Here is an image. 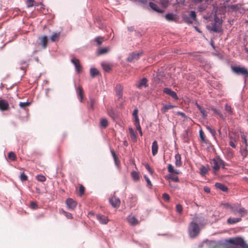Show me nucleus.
I'll list each match as a JSON object with an SVG mask.
<instances>
[{"label": "nucleus", "instance_id": "obj_17", "mask_svg": "<svg viewBox=\"0 0 248 248\" xmlns=\"http://www.w3.org/2000/svg\"><path fill=\"white\" fill-rule=\"evenodd\" d=\"M158 145L157 141H153L152 145V152L153 156H155L158 152Z\"/></svg>", "mask_w": 248, "mask_h": 248}, {"label": "nucleus", "instance_id": "obj_37", "mask_svg": "<svg viewBox=\"0 0 248 248\" xmlns=\"http://www.w3.org/2000/svg\"><path fill=\"white\" fill-rule=\"evenodd\" d=\"M208 171V168L202 166L200 168V173L202 176H204Z\"/></svg>", "mask_w": 248, "mask_h": 248}, {"label": "nucleus", "instance_id": "obj_49", "mask_svg": "<svg viewBox=\"0 0 248 248\" xmlns=\"http://www.w3.org/2000/svg\"><path fill=\"white\" fill-rule=\"evenodd\" d=\"M20 179L21 181L24 182L28 180V176L23 172L20 175Z\"/></svg>", "mask_w": 248, "mask_h": 248}, {"label": "nucleus", "instance_id": "obj_24", "mask_svg": "<svg viewBox=\"0 0 248 248\" xmlns=\"http://www.w3.org/2000/svg\"><path fill=\"white\" fill-rule=\"evenodd\" d=\"M168 171L170 173L175 174H179L180 171L179 170H175L171 164H169L168 166Z\"/></svg>", "mask_w": 248, "mask_h": 248}, {"label": "nucleus", "instance_id": "obj_61", "mask_svg": "<svg viewBox=\"0 0 248 248\" xmlns=\"http://www.w3.org/2000/svg\"><path fill=\"white\" fill-rule=\"evenodd\" d=\"M135 125L137 129H140V120L139 119L138 120H135Z\"/></svg>", "mask_w": 248, "mask_h": 248}, {"label": "nucleus", "instance_id": "obj_10", "mask_svg": "<svg viewBox=\"0 0 248 248\" xmlns=\"http://www.w3.org/2000/svg\"><path fill=\"white\" fill-rule=\"evenodd\" d=\"M127 221L129 224L133 226H136L140 223V221L134 216L130 215L127 217Z\"/></svg>", "mask_w": 248, "mask_h": 248}, {"label": "nucleus", "instance_id": "obj_50", "mask_svg": "<svg viewBox=\"0 0 248 248\" xmlns=\"http://www.w3.org/2000/svg\"><path fill=\"white\" fill-rule=\"evenodd\" d=\"M30 207L32 209H36L38 208V205L36 202H31Z\"/></svg>", "mask_w": 248, "mask_h": 248}, {"label": "nucleus", "instance_id": "obj_51", "mask_svg": "<svg viewBox=\"0 0 248 248\" xmlns=\"http://www.w3.org/2000/svg\"><path fill=\"white\" fill-rule=\"evenodd\" d=\"M211 110L215 113L217 114L220 117L223 118L222 114L215 108H211Z\"/></svg>", "mask_w": 248, "mask_h": 248}, {"label": "nucleus", "instance_id": "obj_60", "mask_svg": "<svg viewBox=\"0 0 248 248\" xmlns=\"http://www.w3.org/2000/svg\"><path fill=\"white\" fill-rule=\"evenodd\" d=\"M63 214L67 218L71 219L72 218V215L71 213H68L67 212H65L63 211Z\"/></svg>", "mask_w": 248, "mask_h": 248}, {"label": "nucleus", "instance_id": "obj_28", "mask_svg": "<svg viewBox=\"0 0 248 248\" xmlns=\"http://www.w3.org/2000/svg\"><path fill=\"white\" fill-rule=\"evenodd\" d=\"M156 2L158 3L161 7L165 8L168 6L169 0H158V1H156Z\"/></svg>", "mask_w": 248, "mask_h": 248}, {"label": "nucleus", "instance_id": "obj_29", "mask_svg": "<svg viewBox=\"0 0 248 248\" xmlns=\"http://www.w3.org/2000/svg\"><path fill=\"white\" fill-rule=\"evenodd\" d=\"M176 107L175 106L171 105H164L163 107L161 109V111L163 113H165L169 109L173 108Z\"/></svg>", "mask_w": 248, "mask_h": 248}, {"label": "nucleus", "instance_id": "obj_34", "mask_svg": "<svg viewBox=\"0 0 248 248\" xmlns=\"http://www.w3.org/2000/svg\"><path fill=\"white\" fill-rule=\"evenodd\" d=\"M102 67L103 70L106 72H109L111 70L110 65L107 62H103L102 63Z\"/></svg>", "mask_w": 248, "mask_h": 248}, {"label": "nucleus", "instance_id": "obj_13", "mask_svg": "<svg viewBox=\"0 0 248 248\" xmlns=\"http://www.w3.org/2000/svg\"><path fill=\"white\" fill-rule=\"evenodd\" d=\"M237 205V210L236 211V213H238L239 214V216L240 217H244L248 214V211L245 208L241 207V205L240 204H236Z\"/></svg>", "mask_w": 248, "mask_h": 248}, {"label": "nucleus", "instance_id": "obj_11", "mask_svg": "<svg viewBox=\"0 0 248 248\" xmlns=\"http://www.w3.org/2000/svg\"><path fill=\"white\" fill-rule=\"evenodd\" d=\"M163 92L164 93H165L166 94L170 95L171 97H172L175 100H177L178 99L176 93L169 88H164L163 90Z\"/></svg>", "mask_w": 248, "mask_h": 248}, {"label": "nucleus", "instance_id": "obj_1", "mask_svg": "<svg viewBox=\"0 0 248 248\" xmlns=\"http://www.w3.org/2000/svg\"><path fill=\"white\" fill-rule=\"evenodd\" d=\"M198 221V218L195 217L189 225L188 232L189 235L191 238L196 237L200 232V227L197 223V222Z\"/></svg>", "mask_w": 248, "mask_h": 248}, {"label": "nucleus", "instance_id": "obj_64", "mask_svg": "<svg viewBox=\"0 0 248 248\" xmlns=\"http://www.w3.org/2000/svg\"><path fill=\"white\" fill-rule=\"evenodd\" d=\"M90 106L93 108V105L95 103V100L93 98H91L90 100Z\"/></svg>", "mask_w": 248, "mask_h": 248}, {"label": "nucleus", "instance_id": "obj_52", "mask_svg": "<svg viewBox=\"0 0 248 248\" xmlns=\"http://www.w3.org/2000/svg\"><path fill=\"white\" fill-rule=\"evenodd\" d=\"M190 17L193 20H196V14L195 11H191L189 14Z\"/></svg>", "mask_w": 248, "mask_h": 248}, {"label": "nucleus", "instance_id": "obj_14", "mask_svg": "<svg viewBox=\"0 0 248 248\" xmlns=\"http://www.w3.org/2000/svg\"><path fill=\"white\" fill-rule=\"evenodd\" d=\"M9 108V105L7 101L1 99L0 100V110L1 111L7 110Z\"/></svg>", "mask_w": 248, "mask_h": 248}, {"label": "nucleus", "instance_id": "obj_9", "mask_svg": "<svg viewBox=\"0 0 248 248\" xmlns=\"http://www.w3.org/2000/svg\"><path fill=\"white\" fill-rule=\"evenodd\" d=\"M109 203L114 208H118L120 206L121 201L119 198L116 196L112 197L109 200Z\"/></svg>", "mask_w": 248, "mask_h": 248}, {"label": "nucleus", "instance_id": "obj_12", "mask_svg": "<svg viewBox=\"0 0 248 248\" xmlns=\"http://www.w3.org/2000/svg\"><path fill=\"white\" fill-rule=\"evenodd\" d=\"M71 62L74 64L76 71L78 73H80L82 70V67L80 64L79 61L74 58L71 60Z\"/></svg>", "mask_w": 248, "mask_h": 248}, {"label": "nucleus", "instance_id": "obj_44", "mask_svg": "<svg viewBox=\"0 0 248 248\" xmlns=\"http://www.w3.org/2000/svg\"><path fill=\"white\" fill-rule=\"evenodd\" d=\"M225 109L230 115H232L233 114L232 108H231V106L227 104L225 105Z\"/></svg>", "mask_w": 248, "mask_h": 248}, {"label": "nucleus", "instance_id": "obj_63", "mask_svg": "<svg viewBox=\"0 0 248 248\" xmlns=\"http://www.w3.org/2000/svg\"><path fill=\"white\" fill-rule=\"evenodd\" d=\"M241 138L243 140V142H244V143L245 144V146H248V142H247V140L246 139V137L245 135H243L241 136Z\"/></svg>", "mask_w": 248, "mask_h": 248}, {"label": "nucleus", "instance_id": "obj_43", "mask_svg": "<svg viewBox=\"0 0 248 248\" xmlns=\"http://www.w3.org/2000/svg\"><path fill=\"white\" fill-rule=\"evenodd\" d=\"M199 133H200V137L201 140L202 141V142L203 143H206L207 140L205 139V137L204 136L203 131L202 129H201L200 130Z\"/></svg>", "mask_w": 248, "mask_h": 248}, {"label": "nucleus", "instance_id": "obj_20", "mask_svg": "<svg viewBox=\"0 0 248 248\" xmlns=\"http://www.w3.org/2000/svg\"><path fill=\"white\" fill-rule=\"evenodd\" d=\"M129 132L130 136V138L133 141L136 142L137 141V133L134 131L132 128L130 127L129 128Z\"/></svg>", "mask_w": 248, "mask_h": 248}, {"label": "nucleus", "instance_id": "obj_30", "mask_svg": "<svg viewBox=\"0 0 248 248\" xmlns=\"http://www.w3.org/2000/svg\"><path fill=\"white\" fill-rule=\"evenodd\" d=\"M108 121L106 118H102L100 120V127L102 128H105L108 125Z\"/></svg>", "mask_w": 248, "mask_h": 248}, {"label": "nucleus", "instance_id": "obj_31", "mask_svg": "<svg viewBox=\"0 0 248 248\" xmlns=\"http://www.w3.org/2000/svg\"><path fill=\"white\" fill-rule=\"evenodd\" d=\"M147 82V80L146 78H143L138 83L137 86L139 88H141L142 87H146L147 85L146 83Z\"/></svg>", "mask_w": 248, "mask_h": 248}, {"label": "nucleus", "instance_id": "obj_7", "mask_svg": "<svg viewBox=\"0 0 248 248\" xmlns=\"http://www.w3.org/2000/svg\"><path fill=\"white\" fill-rule=\"evenodd\" d=\"M142 55V53H132L130 54L127 58V61L128 62H133L140 59V56Z\"/></svg>", "mask_w": 248, "mask_h": 248}, {"label": "nucleus", "instance_id": "obj_56", "mask_svg": "<svg viewBox=\"0 0 248 248\" xmlns=\"http://www.w3.org/2000/svg\"><path fill=\"white\" fill-rule=\"evenodd\" d=\"M138 109L137 108H136L134 110V111H133V117H134L135 118V120H138V119H139V117H138Z\"/></svg>", "mask_w": 248, "mask_h": 248}, {"label": "nucleus", "instance_id": "obj_36", "mask_svg": "<svg viewBox=\"0 0 248 248\" xmlns=\"http://www.w3.org/2000/svg\"><path fill=\"white\" fill-rule=\"evenodd\" d=\"M60 36V32L54 33L51 36V40L52 42L58 41L59 39Z\"/></svg>", "mask_w": 248, "mask_h": 248}, {"label": "nucleus", "instance_id": "obj_33", "mask_svg": "<svg viewBox=\"0 0 248 248\" xmlns=\"http://www.w3.org/2000/svg\"><path fill=\"white\" fill-rule=\"evenodd\" d=\"M242 5L241 4H236L231 5H229L228 7L234 11H237L241 8Z\"/></svg>", "mask_w": 248, "mask_h": 248}, {"label": "nucleus", "instance_id": "obj_53", "mask_svg": "<svg viewBox=\"0 0 248 248\" xmlns=\"http://www.w3.org/2000/svg\"><path fill=\"white\" fill-rule=\"evenodd\" d=\"M163 200L166 202H169L170 199V196L167 193H164L162 195Z\"/></svg>", "mask_w": 248, "mask_h": 248}, {"label": "nucleus", "instance_id": "obj_58", "mask_svg": "<svg viewBox=\"0 0 248 248\" xmlns=\"http://www.w3.org/2000/svg\"><path fill=\"white\" fill-rule=\"evenodd\" d=\"M85 191V187L82 185H80L79 188V192L80 195H82L84 194Z\"/></svg>", "mask_w": 248, "mask_h": 248}, {"label": "nucleus", "instance_id": "obj_55", "mask_svg": "<svg viewBox=\"0 0 248 248\" xmlns=\"http://www.w3.org/2000/svg\"><path fill=\"white\" fill-rule=\"evenodd\" d=\"M206 128H207V130H208V131L211 133V134L213 136H215V135H216V131H215L214 129H212V128L211 127H210L209 126H206Z\"/></svg>", "mask_w": 248, "mask_h": 248}, {"label": "nucleus", "instance_id": "obj_26", "mask_svg": "<svg viewBox=\"0 0 248 248\" xmlns=\"http://www.w3.org/2000/svg\"><path fill=\"white\" fill-rule=\"evenodd\" d=\"M195 104L198 108L199 109V110L200 111L201 113H202L203 118H205L207 116V112L197 102Z\"/></svg>", "mask_w": 248, "mask_h": 248}, {"label": "nucleus", "instance_id": "obj_23", "mask_svg": "<svg viewBox=\"0 0 248 248\" xmlns=\"http://www.w3.org/2000/svg\"><path fill=\"white\" fill-rule=\"evenodd\" d=\"M165 18L168 21H175L176 20V16L173 14H167L165 15Z\"/></svg>", "mask_w": 248, "mask_h": 248}, {"label": "nucleus", "instance_id": "obj_22", "mask_svg": "<svg viewBox=\"0 0 248 248\" xmlns=\"http://www.w3.org/2000/svg\"><path fill=\"white\" fill-rule=\"evenodd\" d=\"M175 165L178 167L181 166V165H182V162L181 161V155H180L179 154H177L175 156Z\"/></svg>", "mask_w": 248, "mask_h": 248}, {"label": "nucleus", "instance_id": "obj_48", "mask_svg": "<svg viewBox=\"0 0 248 248\" xmlns=\"http://www.w3.org/2000/svg\"><path fill=\"white\" fill-rule=\"evenodd\" d=\"M36 179L38 181L42 182H45L46 180V177L42 175H38L36 176Z\"/></svg>", "mask_w": 248, "mask_h": 248}, {"label": "nucleus", "instance_id": "obj_35", "mask_svg": "<svg viewBox=\"0 0 248 248\" xmlns=\"http://www.w3.org/2000/svg\"><path fill=\"white\" fill-rule=\"evenodd\" d=\"M99 72L98 70L95 68H92L90 69V75L93 78H94L95 76L99 74Z\"/></svg>", "mask_w": 248, "mask_h": 248}, {"label": "nucleus", "instance_id": "obj_5", "mask_svg": "<svg viewBox=\"0 0 248 248\" xmlns=\"http://www.w3.org/2000/svg\"><path fill=\"white\" fill-rule=\"evenodd\" d=\"M232 70L233 73L237 75L243 76L245 78L248 77V71L244 67L232 66Z\"/></svg>", "mask_w": 248, "mask_h": 248}, {"label": "nucleus", "instance_id": "obj_32", "mask_svg": "<svg viewBox=\"0 0 248 248\" xmlns=\"http://www.w3.org/2000/svg\"><path fill=\"white\" fill-rule=\"evenodd\" d=\"M240 153L242 156L243 157V159L247 156L248 154V150L247 149V146L242 147L240 150Z\"/></svg>", "mask_w": 248, "mask_h": 248}, {"label": "nucleus", "instance_id": "obj_4", "mask_svg": "<svg viewBox=\"0 0 248 248\" xmlns=\"http://www.w3.org/2000/svg\"><path fill=\"white\" fill-rule=\"evenodd\" d=\"M230 242L231 244L235 245L236 247L241 248H248V245L241 238L237 237L232 239L230 240Z\"/></svg>", "mask_w": 248, "mask_h": 248}, {"label": "nucleus", "instance_id": "obj_39", "mask_svg": "<svg viewBox=\"0 0 248 248\" xmlns=\"http://www.w3.org/2000/svg\"><path fill=\"white\" fill-rule=\"evenodd\" d=\"M104 41V37L102 36H98L94 39V41L96 42L97 46L101 45Z\"/></svg>", "mask_w": 248, "mask_h": 248}, {"label": "nucleus", "instance_id": "obj_18", "mask_svg": "<svg viewBox=\"0 0 248 248\" xmlns=\"http://www.w3.org/2000/svg\"><path fill=\"white\" fill-rule=\"evenodd\" d=\"M77 93L78 98H79L80 101L82 102L84 97V92L81 86H79L78 87L77 90Z\"/></svg>", "mask_w": 248, "mask_h": 248}, {"label": "nucleus", "instance_id": "obj_21", "mask_svg": "<svg viewBox=\"0 0 248 248\" xmlns=\"http://www.w3.org/2000/svg\"><path fill=\"white\" fill-rule=\"evenodd\" d=\"M215 186L223 192H227L228 190V187L225 185L220 183H216Z\"/></svg>", "mask_w": 248, "mask_h": 248}, {"label": "nucleus", "instance_id": "obj_59", "mask_svg": "<svg viewBox=\"0 0 248 248\" xmlns=\"http://www.w3.org/2000/svg\"><path fill=\"white\" fill-rule=\"evenodd\" d=\"M144 177L147 183L148 186H149L150 187H151L152 186V184L149 178L146 175H144Z\"/></svg>", "mask_w": 248, "mask_h": 248}, {"label": "nucleus", "instance_id": "obj_46", "mask_svg": "<svg viewBox=\"0 0 248 248\" xmlns=\"http://www.w3.org/2000/svg\"><path fill=\"white\" fill-rule=\"evenodd\" d=\"M31 103L30 102H20L19 106L21 108H25L26 107L29 106Z\"/></svg>", "mask_w": 248, "mask_h": 248}, {"label": "nucleus", "instance_id": "obj_54", "mask_svg": "<svg viewBox=\"0 0 248 248\" xmlns=\"http://www.w3.org/2000/svg\"><path fill=\"white\" fill-rule=\"evenodd\" d=\"M176 211L178 213L181 214L183 211V207L181 204H177L176 206Z\"/></svg>", "mask_w": 248, "mask_h": 248}, {"label": "nucleus", "instance_id": "obj_62", "mask_svg": "<svg viewBox=\"0 0 248 248\" xmlns=\"http://www.w3.org/2000/svg\"><path fill=\"white\" fill-rule=\"evenodd\" d=\"M135 125L137 129H140V120L139 119L138 120H135Z\"/></svg>", "mask_w": 248, "mask_h": 248}, {"label": "nucleus", "instance_id": "obj_2", "mask_svg": "<svg viewBox=\"0 0 248 248\" xmlns=\"http://www.w3.org/2000/svg\"><path fill=\"white\" fill-rule=\"evenodd\" d=\"M211 164L215 171H218L221 167L223 169L225 168L224 162L218 157L212 159Z\"/></svg>", "mask_w": 248, "mask_h": 248}, {"label": "nucleus", "instance_id": "obj_19", "mask_svg": "<svg viewBox=\"0 0 248 248\" xmlns=\"http://www.w3.org/2000/svg\"><path fill=\"white\" fill-rule=\"evenodd\" d=\"M97 218L102 224H107L108 221V217L102 215H97Z\"/></svg>", "mask_w": 248, "mask_h": 248}, {"label": "nucleus", "instance_id": "obj_8", "mask_svg": "<svg viewBox=\"0 0 248 248\" xmlns=\"http://www.w3.org/2000/svg\"><path fill=\"white\" fill-rule=\"evenodd\" d=\"M66 204L69 210H74L77 205V202L71 198H68L65 201Z\"/></svg>", "mask_w": 248, "mask_h": 248}, {"label": "nucleus", "instance_id": "obj_3", "mask_svg": "<svg viewBox=\"0 0 248 248\" xmlns=\"http://www.w3.org/2000/svg\"><path fill=\"white\" fill-rule=\"evenodd\" d=\"M222 24V20L217 16L216 15H214V22L212 25L211 30L216 32H219L221 31Z\"/></svg>", "mask_w": 248, "mask_h": 248}, {"label": "nucleus", "instance_id": "obj_15", "mask_svg": "<svg viewBox=\"0 0 248 248\" xmlns=\"http://www.w3.org/2000/svg\"><path fill=\"white\" fill-rule=\"evenodd\" d=\"M116 93L119 98H121L123 96V88L120 84H117L115 87Z\"/></svg>", "mask_w": 248, "mask_h": 248}, {"label": "nucleus", "instance_id": "obj_57", "mask_svg": "<svg viewBox=\"0 0 248 248\" xmlns=\"http://www.w3.org/2000/svg\"><path fill=\"white\" fill-rule=\"evenodd\" d=\"M145 167L150 174H152L153 173L154 171L152 170V169L150 167L149 164H146L145 165Z\"/></svg>", "mask_w": 248, "mask_h": 248}, {"label": "nucleus", "instance_id": "obj_45", "mask_svg": "<svg viewBox=\"0 0 248 248\" xmlns=\"http://www.w3.org/2000/svg\"><path fill=\"white\" fill-rule=\"evenodd\" d=\"M131 175L134 180L137 181L139 180V174L137 171H133L131 173Z\"/></svg>", "mask_w": 248, "mask_h": 248}, {"label": "nucleus", "instance_id": "obj_40", "mask_svg": "<svg viewBox=\"0 0 248 248\" xmlns=\"http://www.w3.org/2000/svg\"><path fill=\"white\" fill-rule=\"evenodd\" d=\"M28 66V65L26 62H22L20 63L19 68L22 70H23L24 71V73H25V71Z\"/></svg>", "mask_w": 248, "mask_h": 248}, {"label": "nucleus", "instance_id": "obj_47", "mask_svg": "<svg viewBox=\"0 0 248 248\" xmlns=\"http://www.w3.org/2000/svg\"><path fill=\"white\" fill-rule=\"evenodd\" d=\"M34 0H27L26 4L28 8H30L34 6Z\"/></svg>", "mask_w": 248, "mask_h": 248}, {"label": "nucleus", "instance_id": "obj_16", "mask_svg": "<svg viewBox=\"0 0 248 248\" xmlns=\"http://www.w3.org/2000/svg\"><path fill=\"white\" fill-rule=\"evenodd\" d=\"M149 6L154 11H156L158 13H162L164 12L163 10L161 9L156 4H155L154 2H149Z\"/></svg>", "mask_w": 248, "mask_h": 248}, {"label": "nucleus", "instance_id": "obj_25", "mask_svg": "<svg viewBox=\"0 0 248 248\" xmlns=\"http://www.w3.org/2000/svg\"><path fill=\"white\" fill-rule=\"evenodd\" d=\"M241 221V217H230L227 219V223L228 224H235Z\"/></svg>", "mask_w": 248, "mask_h": 248}, {"label": "nucleus", "instance_id": "obj_38", "mask_svg": "<svg viewBox=\"0 0 248 248\" xmlns=\"http://www.w3.org/2000/svg\"><path fill=\"white\" fill-rule=\"evenodd\" d=\"M109 51V47H106L104 48H101L98 50V54L99 55H102L108 53Z\"/></svg>", "mask_w": 248, "mask_h": 248}, {"label": "nucleus", "instance_id": "obj_6", "mask_svg": "<svg viewBox=\"0 0 248 248\" xmlns=\"http://www.w3.org/2000/svg\"><path fill=\"white\" fill-rule=\"evenodd\" d=\"M221 205L224 208H226V209L229 208L231 210V212L234 215L236 214V211L238 208L237 205H236V204H231L229 203H222L221 204Z\"/></svg>", "mask_w": 248, "mask_h": 248}, {"label": "nucleus", "instance_id": "obj_27", "mask_svg": "<svg viewBox=\"0 0 248 248\" xmlns=\"http://www.w3.org/2000/svg\"><path fill=\"white\" fill-rule=\"evenodd\" d=\"M41 44L43 46V48H46L47 45L48 40L46 36H43L40 37Z\"/></svg>", "mask_w": 248, "mask_h": 248}, {"label": "nucleus", "instance_id": "obj_42", "mask_svg": "<svg viewBox=\"0 0 248 248\" xmlns=\"http://www.w3.org/2000/svg\"><path fill=\"white\" fill-rule=\"evenodd\" d=\"M166 178L168 179H170L172 181L175 182H178L179 181V178L177 176H175L173 174L169 175V176L166 177Z\"/></svg>", "mask_w": 248, "mask_h": 248}, {"label": "nucleus", "instance_id": "obj_41", "mask_svg": "<svg viewBox=\"0 0 248 248\" xmlns=\"http://www.w3.org/2000/svg\"><path fill=\"white\" fill-rule=\"evenodd\" d=\"M8 158L12 161H15L16 159V156L13 152H10L8 155Z\"/></svg>", "mask_w": 248, "mask_h": 248}]
</instances>
